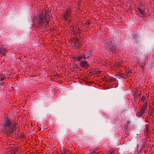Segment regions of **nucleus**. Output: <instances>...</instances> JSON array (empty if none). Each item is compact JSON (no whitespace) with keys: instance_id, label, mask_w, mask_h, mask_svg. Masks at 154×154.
I'll list each match as a JSON object with an SVG mask.
<instances>
[{"instance_id":"obj_17","label":"nucleus","mask_w":154,"mask_h":154,"mask_svg":"<svg viewBox=\"0 0 154 154\" xmlns=\"http://www.w3.org/2000/svg\"><path fill=\"white\" fill-rule=\"evenodd\" d=\"M4 84V83H1V84H0V87H2V86H3Z\"/></svg>"},{"instance_id":"obj_9","label":"nucleus","mask_w":154,"mask_h":154,"mask_svg":"<svg viewBox=\"0 0 154 154\" xmlns=\"http://www.w3.org/2000/svg\"><path fill=\"white\" fill-rule=\"evenodd\" d=\"M138 11L140 13L143 15L145 14V10L143 8H140L138 9Z\"/></svg>"},{"instance_id":"obj_11","label":"nucleus","mask_w":154,"mask_h":154,"mask_svg":"<svg viewBox=\"0 0 154 154\" xmlns=\"http://www.w3.org/2000/svg\"><path fill=\"white\" fill-rule=\"evenodd\" d=\"M83 58L84 59V57L83 54L82 56H78L76 57V59L77 60V61H80V62Z\"/></svg>"},{"instance_id":"obj_7","label":"nucleus","mask_w":154,"mask_h":154,"mask_svg":"<svg viewBox=\"0 0 154 154\" xmlns=\"http://www.w3.org/2000/svg\"><path fill=\"white\" fill-rule=\"evenodd\" d=\"M92 52L91 51H88L86 53V54H83L84 57V59H85L88 58L91 55Z\"/></svg>"},{"instance_id":"obj_10","label":"nucleus","mask_w":154,"mask_h":154,"mask_svg":"<svg viewBox=\"0 0 154 154\" xmlns=\"http://www.w3.org/2000/svg\"><path fill=\"white\" fill-rule=\"evenodd\" d=\"M144 113L145 112L144 111L140 109L137 115V116L139 117H141L143 114H144Z\"/></svg>"},{"instance_id":"obj_3","label":"nucleus","mask_w":154,"mask_h":154,"mask_svg":"<svg viewBox=\"0 0 154 154\" xmlns=\"http://www.w3.org/2000/svg\"><path fill=\"white\" fill-rule=\"evenodd\" d=\"M38 23L39 25H42L43 24L46 25L48 23V21L46 19V17H43L42 16H40L38 17Z\"/></svg>"},{"instance_id":"obj_22","label":"nucleus","mask_w":154,"mask_h":154,"mask_svg":"<svg viewBox=\"0 0 154 154\" xmlns=\"http://www.w3.org/2000/svg\"><path fill=\"white\" fill-rule=\"evenodd\" d=\"M116 79L115 78H114L113 80L115 81H116Z\"/></svg>"},{"instance_id":"obj_14","label":"nucleus","mask_w":154,"mask_h":154,"mask_svg":"<svg viewBox=\"0 0 154 154\" xmlns=\"http://www.w3.org/2000/svg\"><path fill=\"white\" fill-rule=\"evenodd\" d=\"M141 100L143 102H144L145 101V98L144 96H143L141 99Z\"/></svg>"},{"instance_id":"obj_8","label":"nucleus","mask_w":154,"mask_h":154,"mask_svg":"<svg viewBox=\"0 0 154 154\" xmlns=\"http://www.w3.org/2000/svg\"><path fill=\"white\" fill-rule=\"evenodd\" d=\"M5 48L4 47H1L0 48V54H2L3 56L5 55Z\"/></svg>"},{"instance_id":"obj_1","label":"nucleus","mask_w":154,"mask_h":154,"mask_svg":"<svg viewBox=\"0 0 154 154\" xmlns=\"http://www.w3.org/2000/svg\"><path fill=\"white\" fill-rule=\"evenodd\" d=\"M4 124V130L8 134L12 133L16 130L15 125L12 123L10 119L6 118Z\"/></svg>"},{"instance_id":"obj_18","label":"nucleus","mask_w":154,"mask_h":154,"mask_svg":"<svg viewBox=\"0 0 154 154\" xmlns=\"http://www.w3.org/2000/svg\"><path fill=\"white\" fill-rule=\"evenodd\" d=\"M75 42H76V43H78V42H79V39H78V38H77V39L76 40V41Z\"/></svg>"},{"instance_id":"obj_6","label":"nucleus","mask_w":154,"mask_h":154,"mask_svg":"<svg viewBox=\"0 0 154 154\" xmlns=\"http://www.w3.org/2000/svg\"><path fill=\"white\" fill-rule=\"evenodd\" d=\"M79 64L83 68H87L88 66V62L86 61H81Z\"/></svg>"},{"instance_id":"obj_4","label":"nucleus","mask_w":154,"mask_h":154,"mask_svg":"<svg viewBox=\"0 0 154 154\" xmlns=\"http://www.w3.org/2000/svg\"><path fill=\"white\" fill-rule=\"evenodd\" d=\"M6 154H19V152L17 148L12 147L8 148Z\"/></svg>"},{"instance_id":"obj_12","label":"nucleus","mask_w":154,"mask_h":154,"mask_svg":"<svg viewBox=\"0 0 154 154\" xmlns=\"http://www.w3.org/2000/svg\"><path fill=\"white\" fill-rule=\"evenodd\" d=\"M61 154H70V152L68 151H63Z\"/></svg>"},{"instance_id":"obj_2","label":"nucleus","mask_w":154,"mask_h":154,"mask_svg":"<svg viewBox=\"0 0 154 154\" xmlns=\"http://www.w3.org/2000/svg\"><path fill=\"white\" fill-rule=\"evenodd\" d=\"M109 47L112 53L113 52L117 53L119 51V46L116 39L113 38L110 40Z\"/></svg>"},{"instance_id":"obj_19","label":"nucleus","mask_w":154,"mask_h":154,"mask_svg":"<svg viewBox=\"0 0 154 154\" xmlns=\"http://www.w3.org/2000/svg\"><path fill=\"white\" fill-rule=\"evenodd\" d=\"M4 78H3V77H2L1 78V81H2L3 80H4Z\"/></svg>"},{"instance_id":"obj_13","label":"nucleus","mask_w":154,"mask_h":154,"mask_svg":"<svg viewBox=\"0 0 154 154\" xmlns=\"http://www.w3.org/2000/svg\"><path fill=\"white\" fill-rule=\"evenodd\" d=\"M147 101H145L142 107L147 108Z\"/></svg>"},{"instance_id":"obj_21","label":"nucleus","mask_w":154,"mask_h":154,"mask_svg":"<svg viewBox=\"0 0 154 154\" xmlns=\"http://www.w3.org/2000/svg\"><path fill=\"white\" fill-rule=\"evenodd\" d=\"M131 72L130 71H128V73H130Z\"/></svg>"},{"instance_id":"obj_15","label":"nucleus","mask_w":154,"mask_h":154,"mask_svg":"<svg viewBox=\"0 0 154 154\" xmlns=\"http://www.w3.org/2000/svg\"><path fill=\"white\" fill-rule=\"evenodd\" d=\"M146 109V108H145L143 107H142L141 109L143 111H144V112H145V111Z\"/></svg>"},{"instance_id":"obj_5","label":"nucleus","mask_w":154,"mask_h":154,"mask_svg":"<svg viewBox=\"0 0 154 154\" xmlns=\"http://www.w3.org/2000/svg\"><path fill=\"white\" fill-rule=\"evenodd\" d=\"M64 18L65 20L69 22L70 21L69 18L70 16V10L68 9L63 14Z\"/></svg>"},{"instance_id":"obj_20","label":"nucleus","mask_w":154,"mask_h":154,"mask_svg":"<svg viewBox=\"0 0 154 154\" xmlns=\"http://www.w3.org/2000/svg\"><path fill=\"white\" fill-rule=\"evenodd\" d=\"M147 130H148V128H147L146 127V128H145V130H146V131H147Z\"/></svg>"},{"instance_id":"obj_16","label":"nucleus","mask_w":154,"mask_h":154,"mask_svg":"<svg viewBox=\"0 0 154 154\" xmlns=\"http://www.w3.org/2000/svg\"><path fill=\"white\" fill-rule=\"evenodd\" d=\"M146 109V108H145L143 107H142L141 109L143 111H144V112H145V111Z\"/></svg>"}]
</instances>
